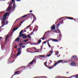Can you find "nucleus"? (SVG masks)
<instances>
[{
	"instance_id": "47",
	"label": "nucleus",
	"mask_w": 78,
	"mask_h": 78,
	"mask_svg": "<svg viewBox=\"0 0 78 78\" xmlns=\"http://www.w3.org/2000/svg\"><path fill=\"white\" fill-rule=\"evenodd\" d=\"M39 44L38 43H35V45H37V44Z\"/></svg>"
},
{
	"instance_id": "60",
	"label": "nucleus",
	"mask_w": 78,
	"mask_h": 78,
	"mask_svg": "<svg viewBox=\"0 0 78 78\" xmlns=\"http://www.w3.org/2000/svg\"><path fill=\"white\" fill-rule=\"evenodd\" d=\"M31 25L30 24L29 26H28V27H31Z\"/></svg>"
},
{
	"instance_id": "35",
	"label": "nucleus",
	"mask_w": 78,
	"mask_h": 78,
	"mask_svg": "<svg viewBox=\"0 0 78 78\" xmlns=\"http://www.w3.org/2000/svg\"><path fill=\"white\" fill-rule=\"evenodd\" d=\"M29 48H27V52H28V51H29Z\"/></svg>"
},
{
	"instance_id": "54",
	"label": "nucleus",
	"mask_w": 78,
	"mask_h": 78,
	"mask_svg": "<svg viewBox=\"0 0 78 78\" xmlns=\"http://www.w3.org/2000/svg\"><path fill=\"white\" fill-rule=\"evenodd\" d=\"M32 11H33V10H30V12H32Z\"/></svg>"
},
{
	"instance_id": "15",
	"label": "nucleus",
	"mask_w": 78,
	"mask_h": 78,
	"mask_svg": "<svg viewBox=\"0 0 78 78\" xmlns=\"http://www.w3.org/2000/svg\"><path fill=\"white\" fill-rule=\"evenodd\" d=\"M41 39H42V38L40 39L38 41V44H39L41 42Z\"/></svg>"
},
{
	"instance_id": "41",
	"label": "nucleus",
	"mask_w": 78,
	"mask_h": 78,
	"mask_svg": "<svg viewBox=\"0 0 78 78\" xmlns=\"http://www.w3.org/2000/svg\"><path fill=\"white\" fill-rule=\"evenodd\" d=\"M33 33H34V31H35V29H34L33 30Z\"/></svg>"
},
{
	"instance_id": "25",
	"label": "nucleus",
	"mask_w": 78,
	"mask_h": 78,
	"mask_svg": "<svg viewBox=\"0 0 78 78\" xmlns=\"http://www.w3.org/2000/svg\"><path fill=\"white\" fill-rule=\"evenodd\" d=\"M39 56H40V57H42V58H44V57H45V56H43L42 55H40Z\"/></svg>"
},
{
	"instance_id": "3",
	"label": "nucleus",
	"mask_w": 78,
	"mask_h": 78,
	"mask_svg": "<svg viewBox=\"0 0 78 78\" xmlns=\"http://www.w3.org/2000/svg\"><path fill=\"white\" fill-rule=\"evenodd\" d=\"M62 61H63V60H62L58 61L56 62H55V64L54 65V66H56L58 64V63H60V62H62Z\"/></svg>"
},
{
	"instance_id": "10",
	"label": "nucleus",
	"mask_w": 78,
	"mask_h": 78,
	"mask_svg": "<svg viewBox=\"0 0 78 78\" xmlns=\"http://www.w3.org/2000/svg\"><path fill=\"white\" fill-rule=\"evenodd\" d=\"M51 30H53L55 29V25H53L51 27Z\"/></svg>"
},
{
	"instance_id": "1",
	"label": "nucleus",
	"mask_w": 78,
	"mask_h": 78,
	"mask_svg": "<svg viewBox=\"0 0 78 78\" xmlns=\"http://www.w3.org/2000/svg\"><path fill=\"white\" fill-rule=\"evenodd\" d=\"M23 31V30H22L20 31V33L19 36V37H23V39H26V38H27V35L25 34H22Z\"/></svg>"
},
{
	"instance_id": "14",
	"label": "nucleus",
	"mask_w": 78,
	"mask_h": 78,
	"mask_svg": "<svg viewBox=\"0 0 78 78\" xmlns=\"http://www.w3.org/2000/svg\"><path fill=\"white\" fill-rule=\"evenodd\" d=\"M66 18H67V19H69L70 20H73V19H72V18H71V17L66 16Z\"/></svg>"
},
{
	"instance_id": "22",
	"label": "nucleus",
	"mask_w": 78,
	"mask_h": 78,
	"mask_svg": "<svg viewBox=\"0 0 78 78\" xmlns=\"http://www.w3.org/2000/svg\"><path fill=\"white\" fill-rule=\"evenodd\" d=\"M9 9H11V7H8V8L7 9V11H8L9 10Z\"/></svg>"
},
{
	"instance_id": "64",
	"label": "nucleus",
	"mask_w": 78,
	"mask_h": 78,
	"mask_svg": "<svg viewBox=\"0 0 78 78\" xmlns=\"http://www.w3.org/2000/svg\"><path fill=\"white\" fill-rule=\"evenodd\" d=\"M45 34H44V35L43 36V37H45Z\"/></svg>"
},
{
	"instance_id": "30",
	"label": "nucleus",
	"mask_w": 78,
	"mask_h": 78,
	"mask_svg": "<svg viewBox=\"0 0 78 78\" xmlns=\"http://www.w3.org/2000/svg\"><path fill=\"white\" fill-rule=\"evenodd\" d=\"M63 78H71V77H63Z\"/></svg>"
},
{
	"instance_id": "17",
	"label": "nucleus",
	"mask_w": 78,
	"mask_h": 78,
	"mask_svg": "<svg viewBox=\"0 0 78 78\" xmlns=\"http://www.w3.org/2000/svg\"><path fill=\"white\" fill-rule=\"evenodd\" d=\"M74 57H73V56L71 58V60H70L69 61H73L74 60Z\"/></svg>"
},
{
	"instance_id": "5",
	"label": "nucleus",
	"mask_w": 78,
	"mask_h": 78,
	"mask_svg": "<svg viewBox=\"0 0 78 78\" xmlns=\"http://www.w3.org/2000/svg\"><path fill=\"white\" fill-rule=\"evenodd\" d=\"M54 32L56 33H61V31L58 29H57V30H54Z\"/></svg>"
},
{
	"instance_id": "4",
	"label": "nucleus",
	"mask_w": 78,
	"mask_h": 78,
	"mask_svg": "<svg viewBox=\"0 0 78 78\" xmlns=\"http://www.w3.org/2000/svg\"><path fill=\"white\" fill-rule=\"evenodd\" d=\"M34 62H36V60L33 59L30 62L28 63V64L27 65V66L28 67H30V66H31L30 64H33V63Z\"/></svg>"
},
{
	"instance_id": "2",
	"label": "nucleus",
	"mask_w": 78,
	"mask_h": 78,
	"mask_svg": "<svg viewBox=\"0 0 78 78\" xmlns=\"http://www.w3.org/2000/svg\"><path fill=\"white\" fill-rule=\"evenodd\" d=\"M8 15V13L6 12L3 16V18L2 20L3 21H2V23H3L4 25L5 24V21L6 20V17H7Z\"/></svg>"
},
{
	"instance_id": "51",
	"label": "nucleus",
	"mask_w": 78,
	"mask_h": 78,
	"mask_svg": "<svg viewBox=\"0 0 78 78\" xmlns=\"http://www.w3.org/2000/svg\"><path fill=\"white\" fill-rule=\"evenodd\" d=\"M51 40L49 39L48 40V41H51Z\"/></svg>"
},
{
	"instance_id": "32",
	"label": "nucleus",
	"mask_w": 78,
	"mask_h": 78,
	"mask_svg": "<svg viewBox=\"0 0 78 78\" xmlns=\"http://www.w3.org/2000/svg\"><path fill=\"white\" fill-rule=\"evenodd\" d=\"M17 75V74H14L11 77V78H12V77H13V76H14V75Z\"/></svg>"
},
{
	"instance_id": "18",
	"label": "nucleus",
	"mask_w": 78,
	"mask_h": 78,
	"mask_svg": "<svg viewBox=\"0 0 78 78\" xmlns=\"http://www.w3.org/2000/svg\"><path fill=\"white\" fill-rule=\"evenodd\" d=\"M58 54H59V52L57 51L55 53V55H58Z\"/></svg>"
},
{
	"instance_id": "62",
	"label": "nucleus",
	"mask_w": 78,
	"mask_h": 78,
	"mask_svg": "<svg viewBox=\"0 0 78 78\" xmlns=\"http://www.w3.org/2000/svg\"><path fill=\"white\" fill-rule=\"evenodd\" d=\"M69 72H67L66 73H67V74H69Z\"/></svg>"
},
{
	"instance_id": "9",
	"label": "nucleus",
	"mask_w": 78,
	"mask_h": 78,
	"mask_svg": "<svg viewBox=\"0 0 78 78\" xmlns=\"http://www.w3.org/2000/svg\"><path fill=\"white\" fill-rule=\"evenodd\" d=\"M45 64H47V62H45L44 63V64L45 66L46 67H47V68H48V69H52V68H53L52 67H49L48 66H46L45 65Z\"/></svg>"
},
{
	"instance_id": "19",
	"label": "nucleus",
	"mask_w": 78,
	"mask_h": 78,
	"mask_svg": "<svg viewBox=\"0 0 78 78\" xmlns=\"http://www.w3.org/2000/svg\"><path fill=\"white\" fill-rule=\"evenodd\" d=\"M33 18L34 19L33 20H34L35 21H36V16H34Z\"/></svg>"
},
{
	"instance_id": "57",
	"label": "nucleus",
	"mask_w": 78,
	"mask_h": 78,
	"mask_svg": "<svg viewBox=\"0 0 78 78\" xmlns=\"http://www.w3.org/2000/svg\"><path fill=\"white\" fill-rule=\"evenodd\" d=\"M25 46H23L22 47V48H25Z\"/></svg>"
},
{
	"instance_id": "42",
	"label": "nucleus",
	"mask_w": 78,
	"mask_h": 78,
	"mask_svg": "<svg viewBox=\"0 0 78 78\" xmlns=\"http://www.w3.org/2000/svg\"><path fill=\"white\" fill-rule=\"evenodd\" d=\"M17 2H20L21 1V0H16Z\"/></svg>"
},
{
	"instance_id": "23",
	"label": "nucleus",
	"mask_w": 78,
	"mask_h": 78,
	"mask_svg": "<svg viewBox=\"0 0 78 78\" xmlns=\"http://www.w3.org/2000/svg\"><path fill=\"white\" fill-rule=\"evenodd\" d=\"M9 22H8V21H7L6 22V23L5 24H3V25H7L8 23Z\"/></svg>"
},
{
	"instance_id": "55",
	"label": "nucleus",
	"mask_w": 78,
	"mask_h": 78,
	"mask_svg": "<svg viewBox=\"0 0 78 78\" xmlns=\"http://www.w3.org/2000/svg\"><path fill=\"white\" fill-rule=\"evenodd\" d=\"M62 18H63V17H62V18H60V19H59V20H61V19H62Z\"/></svg>"
},
{
	"instance_id": "28",
	"label": "nucleus",
	"mask_w": 78,
	"mask_h": 78,
	"mask_svg": "<svg viewBox=\"0 0 78 78\" xmlns=\"http://www.w3.org/2000/svg\"><path fill=\"white\" fill-rule=\"evenodd\" d=\"M30 34H29V35H28V37H29V38H30V39L31 36L30 35Z\"/></svg>"
},
{
	"instance_id": "13",
	"label": "nucleus",
	"mask_w": 78,
	"mask_h": 78,
	"mask_svg": "<svg viewBox=\"0 0 78 78\" xmlns=\"http://www.w3.org/2000/svg\"><path fill=\"white\" fill-rule=\"evenodd\" d=\"M19 40H20V38L19 37H18L15 39V41H17L18 42H19Z\"/></svg>"
},
{
	"instance_id": "16",
	"label": "nucleus",
	"mask_w": 78,
	"mask_h": 78,
	"mask_svg": "<svg viewBox=\"0 0 78 78\" xmlns=\"http://www.w3.org/2000/svg\"><path fill=\"white\" fill-rule=\"evenodd\" d=\"M29 14L27 16H29V15H30L31 16H33V17H34V14Z\"/></svg>"
},
{
	"instance_id": "45",
	"label": "nucleus",
	"mask_w": 78,
	"mask_h": 78,
	"mask_svg": "<svg viewBox=\"0 0 78 78\" xmlns=\"http://www.w3.org/2000/svg\"><path fill=\"white\" fill-rule=\"evenodd\" d=\"M48 46L49 47H51V46H50V44L48 45Z\"/></svg>"
},
{
	"instance_id": "29",
	"label": "nucleus",
	"mask_w": 78,
	"mask_h": 78,
	"mask_svg": "<svg viewBox=\"0 0 78 78\" xmlns=\"http://www.w3.org/2000/svg\"><path fill=\"white\" fill-rule=\"evenodd\" d=\"M51 54H50L49 55H47V56L48 57H49V56H51Z\"/></svg>"
},
{
	"instance_id": "31",
	"label": "nucleus",
	"mask_w": 78,
	"mask_h": 78,
	"mask_svg": "<svg viewBox=\"0 0 78 78\" xmlns=\"http://www.w3.org/2000/svg\"><path fill=\"white\" fill-rule=\"evenodd\" d=\"M28 41V39H27L26 40H24L23 42H27V41Z\"/></svg>"
},
{
	"instance_id": "34",
	"label": "nucleus",
	"mask_w": 78,
	"mask_h": 78,
	"mask_svg": "<svg viewBox=\"0 0 78 78\" xmlns=\"http://www.w3.org/2000/svg\"><path fill=\"white\" fill-rule=\"evenodd\" d=\"M78 77V75H77L75 76V77H76V78H77Z\"/></svg>"
},
{
	"instance_id": "40",
	"label": "nucleus",
	"mask_w": 78,
	"mask_h": 78,
	"mask_svg": "<svg viewBox=\"0 0 78 78\" xmlns=\"http://www.w3.org/2000/svg\"><path fill=\"white\" fill-rule=\"evenodd\" d=\"M33 48H34V49L35 50H37V49H36V48L35 47H33Z\"/></svg>"
},
{
	"instance_id": "12",
	"label": "nucleus",
	"mask_w": 78,
	"mask_h": 78,
	"mask_svg": "<svg viewBox=\"0 0 78 78\" xmlns=\"http://www.w3.org/2000/svg\"><path fill=\"white\" fill-rule=\"evenodd\" d=\"M52 42H58V40L56 39H52Z\"/></svg>"
},
{
	"instance_id": "36",
	"label": "nucleus",
	"mask_w": 78,
	"mask_h": 78,
	"mask_svg": "<svg viewBox=\"0 0 78 78\" xmlns=\"http://www.w3.org/2000/svg\"><path fill=\"white\" fill-rule=\"evenodd\" d=\"M74 57V58H76V56H75V55H73V56Z\"/></svg>"
},
{
	"instance_id": "7",
	"label": "nucleus",
	"mask_w": 78,
	"mask_h": 78,
	"mask_svg": "<svg viewBox=\"0 0 78 78\" xmlns=\"http://www.w3.org/2000/svg\"><path fill=\"white\" fill-rule=\"evenodd\" d=\"M17 53V54L16 55V56H19L21 54V53H22V51L21 50H19L18 51Z\"/></svg>"
},
{
	"instance_id": "63",
	"label": "nucleus",
	"mask_w": 78,
	"mask_h": 78,
	"mask_svg": "<svg viewBox=\"0 0 78 78\" xmlns=\"http://www.w3.org/2000/svg\"><path fill=\"white\" fill-rule=\"evenodd\" d=\"M24 32H27V30H24Z\"/></svg>"
},
{
	"instance_id": "58",
	"label": "nucleus",
	"mask_w": 78,
	"mask_h": 78,
	"mask_svg": "<svg viewBox=\"0 0 78 78\" xmlns=\"http://www.w3.org/2000/svg\"><path fill=\"white\" fill-rule=\"evenodd\" d=\"M12 3H14V0H12Z\"/></svg>"
},
{
	"instance_id": "11",
	"label": "nucleus",
	"mask_w": 78,
	"mask_h": 78,
	"mask_svg": "<svg viewBox=\"0 0 78 78\" xmlns=\"http://www.w3.org/2000/svg\"><path fill=\"white\" fill-rule=\"evenodd\" d=\"M20 27V26H18L16 28H14V29H13V31H15L16 30H17V29H18V28H19Z\"/></svg>"
},
{
	"instance_id": "27",
	"label": "nucleus",
	"mask_w": 78,
	"mask_h": 78,
	"mask_svg": "<svg viewBox=\"0 0 78 78\" xmlns=\"http://www.w3.org/2000/svg\"><path fill=\"white\" fill-rule=\"evenodd\" d=\"M20 49H21V47H20V48H18L17 49V50L18 51H19V50H20Z\"/></svg>"
},
{
	"instance_id": "53",
	"label": "nucleus",
	"mask_w": 78,
	"mask_h": 78,
	"mask_svg": "<svg viewBox=\"0 0 78 78\" xmlns=\"http://www.w3.org/2000/svg\"><path fill=\"white\" fill-rule=\"evenodd\" d=\"M42 40H44V39H45V38L44 37L43 38H42Z\"/></svg>"
},
{
	"instance_id": "56",
	"label": "nucleus",
	"mask_w": 78,
	"mask_h": 78,
	"mask_svg": "<svg viewBox=\"0 0 78 78\" xmlns=\"http://www.w3.org/2000/svg\"><path fill=\"white\" fill-rule=\"evenodd\" d=\"M49 61H50V62H52V61H51V60H49Z\"/></svg>"
},
{
	"instance_id": "39",
	"label": "nucleus",
	"mask_w": 78,
	"mask_h": 78,
	"mask_svg": "<svg viewBox=\"0 0 78 78\" xmlns=\"http://www.w3.org/2000/svg\"><path fill=\"white\" fill-rule=\"evenodd\" d=\"M59 25H60V24L59 23L58 24H57V27H59Z\"/></svg>"
},
{
	"instance_id": "26",
	"label": "nucleus",
	"mask_w": 78,
	"mask_h": 78,
	"mask_svg": "<svg viewBox=\"0 0 78 78\" xmlns=\"http://www.w3.org/2000/svg\"><path fill=\"white\" fill-rule=\"evenodd\" d=\"M58 36H60L59 37V38H61V37H62V35H61V34H60L58 35Z\"/></svg>"
},
{
	"instance_id": "61",
	"label": "nucleus",
	"mask_w": 78,
	"mask_h": 78,
	"mask_svg": "<svg viewBox=\"0 0 78 78\" xmlns=\"http://www.w3.org/2000/svg\"><path fill=\"white\" fill-rule=\"evenodd\" d=\"M28 44V43H27L25 44V45H27V44Z\"/></svg>"
},
{
	"instance_id": "49",
	"label": "nucleus",
	"mask_w": 78,
	"mask_h": 78,
	"mask_svg": "<svg viewBox=\"0 0 78 78\" xmlns=\"http://www.w3.org/2000/svg\"><path fill=\"white\" fill-rule=\"evenodd\" d=\"M47 43H48V45H49L50 44H49V42L48 41L47 42Z\"/></svg>"
},
{
	"instance_id": "52",
	"label": "nucleus",
	"mask_w": 78,
	"mask_h": 78,
	"mask_svg": "<svg viewBox=\"0 0 78 78\" xmlns=\"http://www.w3.org/2000/svg\"><path fill=\"white\" fill-rule=\"evenodd\" d=\"M43 42L44 43V44H46V43H47L46 42H45V41Z\"/></svg>"
},
{
	"instance_id": "37",
	"label": "nucleus",
	"mask_w": 78,
	"mask_h": 78,
	"mask_svg": "<svg viewBox=\"0 0 78 78\" xmlns=\"http://www.w3.org/2000/svg\"><path fill=\"white\" fill-rule=\"evenodd\" d=\"M19 72V71H17L15 73V74H16V73H18V72Z\"/></svg>"
},
{
	"instance_id": "8",
	"label": "nucleus",
	"mask_w": 78,
	"mask_h": 78,
	"mask_svg": "<svg viewBox=\"0 0 78 78\" xmlns=\"http://www.w3.org/2000/svg\"><path fill=\"white\" fill-rule=\"evenodd\" d=\"M70 65L71 66H76V64H75V62H72L70 63Z\"/></svg>"
},
{
	"instance_id": "24",
	"label": "nucleus",
	"mask_w": 78,
	"mask_h": 78,
	"mask_svg": "<svg viewBox=\"0 0 78 78\" xmlns=\"http://www.w3.org/2000/svg\"><path fill=\"white\" fill-rule=\"evenodd\" d=\"M39 78H45V76H41L39 77Z\"/></svg>"
},
{
	"instance_id": "43",
	"label": "nucleus",
	"mask_w": 78,
	"mask_h": 78,
	"mask_svg": "<svg viewBox=\"0 0 78 78\" xmlns=\"http://www.w3.org/2000/svg\"><path fill=\"white\" fill-rule=\"evenodd\" d=\"M30 28V27H29V26H28L27 27L26 29L27 30V29H28V28Z\"/></svg>"
},
{
	"instance_id": "59",
	"label": "nucleus",
	"mask_w": 78,
	"mask_h": 78,
	"mask_svg": "<svg viewBox=\"0 0 78 78\" xmlns=\"http://www.w3.org/2000/svg\"><path fill=\"white\" fill-rule=\"evenodd\" d=\"M53 52V51H51V53H52Z\"/></svg>"
},
{
	"instance_id": "44",
	"label": "nucleus",
	"mask_w": 78,
	"mask_h": 78,
	"mask_svg": "<svg viewBox=\"0 0 78 78\" xmlns=\"http://www.w3.org/2000/svg\"><path fill=\"white\" fill-rule=\"evenodd\" d=\"M40 50H42V46H41V47Z\"/></svg>"
},
{
	"instance_id": "6",
	"label": "nucleus",
	"mask_w": 78,
	"mask_h": 78,
	"mask_svg": "<svg viewBox=\"0 0 78 78\" xmlns=\"http://www.w3.org/2000/svg\"><path fill=\"white\" fill-rule=\"evenodd\" d=\"M28 14H27L26 15H24L22 17H20L18 19H20V20H21V19H22V18H24V17H27V16H28Z\"/></svg>"
},
{
	"instance_id": "50",
	"label": "nucleus",
	"mask_w": 78,
	"mask_h": 78,
	"mask_svg": "<svg viewBox=\"0 0 78 78\" xmlns=\"http://www.w3.org/2000/svg\"><path fill=\"white\" fill-rule=\"evenodd\" d=\"M35 21L33 20V21L32 22V23H34V22Z\"/></svg>"
},
{
	"instance_id": "48",
	"label": "nucleus",
	"mask_w": 78,
	"mask_h": 78,
	"mask_svg": "<svg viewBox=\"0 0 78 78\" xmlns=\"http://www.w3.org/2000/svg\"><path fill=\"white\" fill-rule=\"evenodd\" d=\"M15 48H17V46H15Z\"/></svg>"
},
{
	"instance_id": "21",
	"label": "nucleus",
	"mask_w": 78,
	"mask_h": 78,
	"mask_svg": "<svg viewBox=\"0 0 78 78\" xmlns=\"http://www.w3.org/2000/svg\"><path fill=\"white\" fill-rule=\"evenodd\" d=\"M20 45L21 46V47H22V45H23V43H21L20 44Z\"/></svg>"
},
{
	"instance_id": "33",
	"label": "nucleus",
	"mask_w": 78,
	"mask_h": 78,
	"mask_svg": "<svg viewBox=\"0 0 78 78\" xmlns=\"http://www.w3.org/2000/svg\"><path fill=\"white\" fill-rule=\"evenodd\" d=\"M12 7L13 8L15 9V5H13Z\"/></svg>"
},
{
	"instance_id": "46",
	"label": "nucleus",
	"mask_w": 78,
	"mask_h": 78,
	"mask_svg": "<svg viewBox=\"0 0 78 78\" xmlns=\"http://www.w3.org/2000/svg\"><path fill=\"white\" fill-rule=\"evenodd\" d=\"M61 56V55L59 54V55H57V57H59Z\"/></svg>"
},
{
	"instance_id": "38",
	"label": "nucleus",
	"mask_w": 78,
	"mask_h": 78,
	"mask_svg": "<svg viewBox=\"0 0 78 78\" xmlns=\"http://www.w3.org/2000/svg\"><path fill=\"white\" fill-rule=\"evenodd\" d=\"M24 21H25V20H24L23 21H22L21 22V24H22V23H23V22H24Z\"/></svg>"
},
{
	"instance_id": "20",
	"label": "nucleus",
	"mask_w": 78,
	"mask_h": 78,
	"mask_svg": "<svg viewBox=\"0 0 78 78\" xmlns=\"http://www.w3.org/2000/svg\"><path fill=\"white\" fill-rule=\"evenodd\" d=\"M8 35H7L5 38V41H6L8 39Z\"/></svg>"
}]
</instances>
